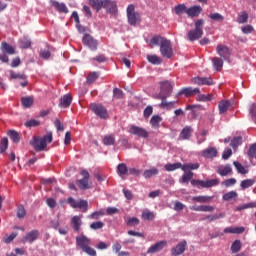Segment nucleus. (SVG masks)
<instances>
[{
	"label": "nucleus",
	"instance_id": "nucleus-1",
	"mask_svg": "<svg viewBox=\"0 0 256 256\" xmlns=\"http://www.w3.org/2000/svg\"><path fill=\"white\" fill-rule=\"evenodd\" d=\"M76 245L89 256H97V251L93 249L91 245V239L84 234H80L76 237Z\"/></svg>",
	"mask_w": 256,
	"mask_h": 256
},
{
	"label": "nucleus",
	"instance_id": "nucleus-2",
	"mask_svg": "<svg viewBox=\"0 0 256 256\" xmlns=\"http://www.w3.org/2000/svg\"><path fill=\"white\" fill-rule=\"evenodd\" d=\"M195 28L190 30L187 34L188 41H199L203 37V25H205V20L199 19L195 22Z\"/></svg>",
	"mask_w": 256,
	"mask_h": 256
},
{
	"label": "nucleus",
	"instance_id": "nucleus-3",
	"mask_svg": "<svg viewBox=\"0 0 256 256\" xmlns=\"http://www.w3.org/2000/svg\"><path fill=\"white\" fill-rule=\"evenodd\" d=\"M80 175H82V179L76 180V185L81 189L82 191H87V189H91V182H89V179L91 175L89 174V171L87 170H81Z\"/></svg>",
	"mask_w": 256,
	"mask_h": 256
},
{
	"label": "nucleus",
	"instance_id": "nucleus-4",
	"mask_svg": "<svg viewBox=\"0 0 256 256\" xmlns=\"http://www.w3.org/2000/svg\"><path fill=\"white\" fill-rule=\"evenodd\" d=\"M160 53L162 57H165L166 59H171V57H173V45L171 44V40L162 39Z\"/></svg>",
	"mask_w": 256,
	"mask_h": 256
},
{
	"label": "nucleus",
	"instance_id": "nucleus-5",
	"mask_svg": "<svg viewBox=\"0 0 256 256\" xmlns=\"http://www.w3.org/2000/svg\"><path fill=\"white\" fill-rule=\"evenodd\" d=\"M220 180L218 178L216 179H211V180H196L193 179L191 180V185L193 187H202L203 189H209L211 187H217V185H219Z\"/></svg>",
	"mask_w": 256,
	"mask_h": 256
},
{
	"label": "nucleus",
	"instance_id": "nucleus-6",
	"mask_svg": "<svg viewBox=\"0 0 256 256\" xmlns=\"http://www.w3.org/2000/svg\"><path fill=\"white\" fill-rule=\"evenodd\" d=\"M127 18L129 25L135 26L139 21H141V16L139 13L135 12V5L130 4L127 7Z\"/></svg>",
	"mask_w": 256,
	"mask_h": 256
},
{
	"label": "nucleus",
	"instance_id": "nucleus-7",
	"mask_svg": "<svg viewBox=\"0 0 256 256\" xmlns=\"http://www.w3.org/2000/svg\"><path fill=\"white\" fill-rule=\"evenodd\" d=\"M67 203L72 209H82L84 213L87 212L89 207V202H87V200H75L73 197H69Z\"/></svg>",
	"mask_w": 256,
	"mask_h": 256
},
{
	"label": "nucleus",
	"instance_id": "nucleus-8",
	"mask_svg": "<svg viewBox=\"0 0 256 256\" xmlns=\"http://www.w3.org/2000/svg\"><path fill=\"white\" fill-rule=\"evenodd\" d=\"M90 109L97 115V117H100V119H108L109 113L107 112V108L104 107L101 104H90Z\"/></svg>",
	"mask_w": 256,
	"mask_h": 256
},
{
	"label": "nucleus",
	"instance_id": "nucleus-9",
	"mask_svg": "<svg viewBox=\"0 0 256 256\" xmlns=\"http://www.w3.org/2000/svg\"><path fill=\"white\" fill-rule=\"evenodd\" d=\"M128 132L130 135H135L136 137H140L142 139H147L149 137V131L136 125H131Z\"/></svg>",
	"mask_w": 256,
	"mask_h": 256
},
{
	"label": "nucleus",
	"instance_id": "nucleus-10",
	"mask_svg": "<svg viewBox=\"0 0 256 256\" xmlns=\"http://www.w3.org/2000/svg\"><path fill=\"white\" fill-rule=\"evenodd\" d=\"M82 43L83 45H86V47H89L91 51H97V47L99 46V42L89 34L84 35Z\"/></svg>",
	"mask_w": 256,
	"mask_h": 256
},
{
	"label": "nucleus",
	"instance_id": "nucleus-11",
	"mask_svg": "<svg viewBox=\"0 0 256 256\" xmlns=\"http://www.w3.org/2000/svg\"><path fill=\"white\" fill-rule=\"evenodd\" d=\"M186 249H187V241L182 240L180 243H178L175 247L171 249V255L172 256L183 255Z\"/></svg>",
	"mask_w": 256,
	"mask_h": 256
},
{
	"label": "nucleus",
	"instance_id": "nucleus-12",
	"mask_svg": "<svg viewBox=\"0 0 256 256\" xmlns=\"http://www.w3.org/2000/svg\"><path fill=\"white\" fill-rule=\"evenodd\" d=\"M102 9H105L107 13H110L111 15H117V2L113 0H104Z\"/></svg>",
	"mask_w": 256,
	"mask_h": 256
},
{
	"label": "nucleus",
	"instance_id": "nucleus-13",
	"mask_svg": "<svg viewBox=\"0 0 256 256\" xmlns=\"http://www.w3.org/2000/svg\"><path fill=\"white\" fill-rule=\"evenodd\" d=\"M165 247H167V241L162 240L150 246L147 250V253L148 255H152L153 253H159V251H163Z\"/></svg>",
	"mask_w": 256,
	"mask_h": 256
},
{
	"label": "nucleus",
	"instance_id": "nucleus-14",
	"mask_svg": "<svg viewBox=\"0 0 256 256\" xmlns=\"http://www.w3.org/2000/svg\"><path fill=\"white\" fill-rule=\"evenodd\" d=\"M193 135V128L191 126H185L179 136L178 141H189Z\"/></svg>",
	"mask_w": 256,
	"mask_h": 256
},
{
	"label": "nucleus",
	"instance_id": "nucleus-15",
	"mask_svg": "<svg viewBox=\"0 0 256 256\" xmlns=\"http://www.w3.org/2000/svg\"><path fill=\"white\" fill-rule=\"evenodd\" d=\"M39 230H32L28 232L23 238H22V243H33L39 239Z\"/></svg>",
	"mask_w": 256,
	"mask_h": 256
},
{
	"label": "nucleus",
	"instance_id": "nucleus-16",
	"mask_svg": "<svg viewBox=\"0 0 256 256\" xmlns=\"http://www.w3.org/2000/svg\"><path fill=\"white\" fill-rule=\"evenodd\" d=\"M83 216H73L70 220V225L73 229V231H75V233H79V231H81V225H83Z\"/></svg>",
	"mask_w": 256,
	"mask_h": 256
},
{
	"label": "nucleus",
	"instance_id": "nucleus-17",
	"mask_svg": "<svg viewBox=\"0 0 256 256\" xmlns=\"http://www.w3.org/2000/svg\"><path fill=\"white\" fill-rule=\"evenodd\" d=\"M171 93H173V84L169 81L161 82V89L158 95H166V97H170Z\"/></svg>",
	"mask_w": 256,
	"mask_h": 256
},
{
	"label": "nucleus",
	"instance_id": "nucleus-18",
	"mask_svg": "<svg viewBox=\"0 0 256 256\" xmlns=\"http://www.w3.org/2000/svg\"><path fill=\"white\" fill-rule=\"evenodd\" d=\"M216 52L220 57H222V59H229V57H231V50L223 44L217 45Z\"/></svg>",
	"mask_w": 256,
	"mask_h": 256
},
{
	"label": "nucleus",
	"instance_id": "nucleus-19",
	"mask_svg": "<svg viewBox=\"0 0 256 256\" xmlns=\"http://www.w3.org/2000/svg\"><path fill=\"white\" fill-rule=\"evenodd\" d=\"M199 93H201V90H199V88L186 87L182 88L177 95H185V97H191V95H199Z\"/></svg>",
	"mask_w": 256,
	"mask_h": 256
},
{
	"label": "nucleus",
	"instance_id": "nucleus-20",
	"mask_svg": "<svg viewBox=\"0 0 256 256\" xmlns=\"http://www.w3.org/2000/svg\"><path fill=\"white\" fill-rule=\"evenodd\" d=\"M193 83L196 85H208L209 87L215 85V82H213L211 77H195L193 78Z\"/></svg>",
	"mask_w": 256,
	"mask_h": 256
},
{
	"label": "nucleus",
	"instance_id": "nucleus-21",
	"mask_svg": "<svg viewBox=\"0 0 256 256\" xmlns=\"http://www.w3.org/2000/svg\"><path fill=\"white\" fill-rule=\"evenodd\" d=\"M201 155L205 159H215V157H217L218 155L217 148L215 147L207 148L201 152Z\"/></svg>",
	"mask_w": 256,
	"mask_h": 256
},
{
	"label": "nucleus",
	"instance_id": "nucleus-22",
	"mask_svg": "<svg viewBox=\"0 0 256 256\" xmlns=\"http://www.w3.org/2000/svg\"><path fill=\"white\" fill-rule=\"evenodd\" d=\"M167 95H158V99H161V104L159 105V107L165 109V107L167 109H173V107H175V103H177V101H173V102H167Z\"/></svg>",
	"mask_w": 256,
	"mask_h": 256
},
{
	"label": "nucleus",
	"instance_id": "nucleus-23",
	"mask_svg": "<svg viewBox=\"0 0 256 256\" xmlns=\"http://www.w3.org/2000/svg\"><path fill=\"white\" fill-rule=\"evenodd\" d=\"M201 11H203L201 6H192L187 8L186 15H188V17H199V15H201Z\"/></svg>",
	"mask_w": 256,
	"mask_h": 256
},
{
	"label": "nucleus",
	"instance_id": "nucleus-24",
	"mask_svg": "<svg viewBox=\"0 0 256 256\" xmlns=\"http://www.w3.org/2000/svg\"><path fill=\"white\" fill-rule=\"evenodd\" d=\"M190 209L192 211H202L203 213H213L215 211V207L211 205L192 206Z\"/></svg>",
	"mask_w": 256,
	"mask_h": 256
},
{
	"label": "nucleus",
	"instance_id": "nucleus-25",
	"mask_svg": "<svg viewBox=\"0 0 256 256\" xmlns=\"http://www.w3.org/2000/svg\"><path fill=\"white\" fill-rule=\"evenodd\" d=\"M33 147L35 151H44V149L47 147V144L45 140H43L42 138L40 139L35 138L33 142Z\"/></svg>",
	"mask_w": 256,
	"mask_h": 256
},
{
	"label": "nucleus",
	"instance_id": "nucleus-26",
	"mask_svg": "<svg viewBox=\"0 0 256 256\" xmlns=\"http://www.w3.org/2000/svg\"><path fill=\"white\" fill-rule=\"evenodd\" d=\"M229 107H231V102L229 100H222L218 103V109L220 115L225 114L226 111H229Z\"/></svg>",
	"mask_w": 256,
	"mask_h": 256
},
{
	"label": "nucleus",
	"instance_id": "nucleus-27",
	"mask_svg": "<svg viewBox=\"0 0 256 256\" xmlns=\"http://www.w3.org/2000/svg\"><path fill=\"white\" fill-rule=\"evenodd\" d=\"M1 51H2V53H5L6 55H15V48H13V46H11L7 42L1 43Z\"/></svg>",
	"mask_w": 256,
	"mask_h": 256
},
{
	"label": "nucleus",
	"instance_id": "nucleus-28",
	"mask_svg": "<svg viewBox=\"0 0 256 256\" xmlns=\"http://www.w3.org/2000/svg\"><path fill=\"white\" fill-rule=\"evenodd\" d=\"M105 0H89V5L94 9V11L99 12L103 9V4Z\"/></svg>",
	"mask_w": 256,
	"mask_h": 256
},
{
	"label": "nucleus",
	"instance_id": "nucleus-29",
	"mask_svg": "<svg viewBox=\"0 0 256 256\" xmlns=\"http://www.w3.org/2000/svg\"><path fill=\"white\" fill-rule=\"evenodd\" d=\"M217 173L221 177H227V175H230V173H233V168H231V165L226 164L223 168H219L217 170Z\"/></svg>",
	"mask_w": 256,
	"mask_h": 256
},
{
	"label": "nucleus",
	"instance_id": "nucleus-30",
	"mask_svg": "<svg viewBox=\"0 0 256 256\" xmlns=\"http://www.w3.org/2000/svg\"><path fill=\"white\" fill-rule=\"evenodd\" d=\"M161 121H163V118L161 116L159 115L152 116V118L150 119V125L152 129H159Z\"/></svg>",
	"mask_w": 256,
	"mask_h": 256
},
{
	"label": "nucleus",
	"instance_id": "nucleus-31",
	"mask_svg": "<svg viewBox=\"0 0 256 256\" xmlns=\"http://www.w3.org/2000/svg\"><path fill=\"white\" fill-rule=\"evenodd\" d=\"M225 215L222 213L219 214H212V215H207L204 218H202V221H207L208 223H211L213 221H217V219H223Z\"/></svg>",
	"mask_w": 256,
	"mask_h": 256
},
{
	"label": "nucleus",
	"instance_id": "nucleus-32",
	"mask_svg": "<svg viewBox=\"0 0 256 256\" xmlns=\"http://www.w3.org/2000/svg\"><path fill=\"white\" fill-rule=\"evenodd\" d=\"M117 173L119 177H123L124 175H127V173H129V168H127V164L125 163L118 164Z\"/></svg>",
	"mask_w": 256,
	"mask_h": 256
},
{
	"label": "nucleus",
	"instance_id": "nucleus-33",
	"mask_svg": "<svg viewBox=\"0 0 256 256\" xmlns=\"http://www.w3.org/2000/svg\"><path fill=\"white\" fill-rule=\"evenodd\" d=\"M155 175H159V169L157 168H151V169L145 170L143 173V177L145 179H151V177H155Z\"/></svg>",
	"mask_w": 256,
	"mask_h": 256
},
{
	"label": "nucleus",
	"instance_id": "nucleus-34",
	"mask_svg": "<svg viewBox=\"0 0 256 256\" xmlns=\"http://www.w3.org/2000/svg\"><path fill=\"white\" fill-rule=\"evenodd\" d=\"M255 185V179H245L242 180L240 183V187L243 191H245V189H249V187H253Z\"/></svg>",
	"mask_w": 256,
	"mask_h": 256
},
{
	"label": "nucleus",
	"instance_id": "nucleus-35",
	"mask_svg": "<svg viewBox=\"0 0 256 256\" xmlns=\"http://www.w3.org/2000/svg\"><path fill=\"white\" fill-rule=\"evenodd\" d=\"M233 165L237 172L240 173V175H247V173H249V171L245 169L244 165L239 163L238 161H234Z\"/></svg>",
	"mask_w": 256,
	"mask_h": 256
},
{
	"label": "nucleus",
	"instance_id": "nucleus-36",
	"mask_svg": "<svg viewBox=\"0 0 256 256\" xmlns=\"http://www.w3.org/2000/svg\"><path fill=\"white\" fill-rule=\"evenodd\" d=\"M147 59L149 63H151L152 65H161L163 63V60L161 59V57L157 55H148Z\"/></svg>",
	"mask_w": 256,
	"mask_h": 256
},
{
	"label": "nucleus",
	"instance_id": "nucleus-37",
	"mask_svg": "<svg viewBox=\"0 0 256 256\" xmlns=\"http://www.w3.org/2000/svg\"><path fill=\"white\" fill-rule=\"evenodd\" d=\"M199 169V163L184 164L181 167L182 171H197Z\"/></svg>",
	"mask_w": 256,
	"mask_h": 256
},
{
	"label": "nucleus",
	"instance_id": "nucleus-38",
	"mask_svg": "<svg viewBox=\"0 0 256 256\" xmlns=\"http://www.w3.org/2000/svg\"><path fill=\"white\" fill-rule=\"evenodd\" d=\"M99 79V74L97 72H90L86 78V83L88 85H93L94 82Z\"/></svg>",
	"mask_w": 256,
	"mask_h": 256
},
{
	"label": "nucleus",
	"instance_id": "nucleus-39",
	"mask_svg": "<svg viewBox=\"0 0 256 256\" xmlns=\"http://www.w3.org/2000/svg\"><path fill=\"white\" fill-rule=\"evenodd\" d=\"M213 67L216 69V71H221L223 69V59L219 57H214L212 59Z\"/></svg>",
	"mask_w": 256,
	"mask_h": 256
},
{
	"label": "nucleus",
	"instance_id": "nucleus-40",
	"mask_svg": "<svg viewBox=\"0 0 256 256\" xmlns=\"http://www.w3.org/2000/svg\"><path fill=\"white\" fill-rule=\"evenodd\" d=\"M247 21H249V14H247V12L243 11L238 14L237 23L243 25L244 23H247Z\"/></svg>",
	"mask_w": 256,
	"mask_h": 256
},
{
	"label": "nucleus",
	"instance_id": "nucleus-41",
	"mask_svg": "<svg viewBox=\"0 0 256 256\" xmlns=\"http://www.w3.org/2000/svg\"><path fill=\"white\" fill-rule=\"evenodd\" d=\"M21 103L23 107H25V109H29V107L33 105V97L31 96L23 97L21 98Z\"/></svg>",
	"mask_w": 256,
	"mask_h": 256
},
{
	"label": "nucleus",
	"instance_id": "nucleus-42",
	"mask_svg": "<svg viewBox=\"0 0 256 256\" xmlns=\"http://www.w3.org/2000/svg\"><path fill=\"white\" fill-rule=\"evenodd\" d=\"M174 11L176 15H183V13H187V6L185 4H178L174 7Z\"/></svg>",
	"mask_w": 256,
	"mask_h": 256
},
{
	"label": "nucleus",
	"instance_id": "nucleus-43",
	"mask_svg": "<svg viewBox=\"0 0 256 256\" xmlns=\"http://www.w3.org/2000/svg\"><path fill=\"white\" fill-rule=\"evenodd\" d=\"M243 143V137L241 136H236L232 139L230 145L233 149H237V147H239V145H241Z\"/></svg>",
	"mask_w": 256,
	"mask_h": 256
},
{
	"label": "nucleus",
	"instance_id": "nucleus-44",
	"mask_svg": "<svg viewBox=\"0 0 256 256\" xmlns=\"http://www.w3.org/2000/svg\"><path fill=\"white\" fill-rule=\"evenodd\" d=\"M192 201L196 203H209L211 201V197L209 196H194L192 197Z\"/></svg>",
	"mask_w": 256,
	"mask_h": 256
},
{
	"label": "nucleus",
	"instance_id": "nucleus-45",
	"mask_svg": "<svg viewBox=\"0 0 256 256\" xmlns=\"http://www.w3.org/2000/svg\"><path fill=\"white\" fill-rule=\"evenodd\" d=\"M181 167H183V164L177 162L174 164H166L164 166V169H166L167 171H176V169H181Z\"/></svg>",
	"mask_w": 256,
	"mask_h": 256
},
{
	"label": "nucleus",
	"instance_id": "nucleus-46",
	"mask_svg": "<svg viewBox=\"0 0 256 256\" xmlns=\"http://www.w3.org/2000/svg\"><path fill=\"white\" fill-rule=\"evenodd\" d=\"M255 208H256V202H250V203L238 206L236 208V211H244V209H255Z\"/></svg>",
	"mask_w": 256,
	"mask_h": 256
},
{
	"label": "nucleus",
	"instance_id": "nucleus-47",
	"mask_svg": "<svg viewBox=\"0 0 256 256\" xmlns=\"http://www.w3.org/2000/svg\"><path fill=\"white\" fill-rule=\"evenodd\" d=\"M8 136L13 141V143H19V141H20L19 132L15 131V130H10L8 132Z\"/></svg>",
	"mask_w": 256,
	"mask_h": 256
},
{
	"label": "nucleus",
	"instance_id": "nucleus-48",
	"mask_svg": "<svg viewBox=\"0 0 256 256\" xmlns=\"http://www.w3.org/2000/svg\"><path fill=\"white\" fill-rule=\"evenodd\" d=\"M103 143L105 145H115V135L111 134L104 136Z\"/></svg>",
	"mask_w": 256,
	"mask_h": 256
},
{
	"label": "nucleus",
	"instance_id": "nucleus-49",
	"mask_svg": "<svg viewBox=\"0 0 256 256\" xmlns=\"http://www.w3.org/2000/svg\"><path fill=\"white\" fill-rule=\"evenodd\" d=\"M52 7H55L60 13H65V4H60L59 2L52 0L50 1Z\"/></svg>",
	"mask_w": 256,
	"mask_h": 256
},
{
	"label": "nucleus",
	"instance_id": "nucleus-50",
	"mask_svg": "<svg viewBox=\"0 0 256 256\" xmlns=\"http://www.w3.org/2000/svg\"><path fill=\"white\" fill-rule=\"evenodd\" d=\"M232 253H239L241 251V240H235L231 245Z\"/></svg>",
	"mask_w": 256,
	"mask_h": 256
},
{
	"label": "nucleus",
	"instance_id": "nucleus-51",
	"mask_svg": "<svg viewBox=\"0 0 256 256\" xmlns=\"http://www.w3.org/2000/svg\"><path fill=\"white\" fill-rule=\"evenodd\" d=\"M104 215H105V211L99 210V211H95V212H93L92 214H90V215L88 216V219L97 220V219H101V217H103Z\"/></svg>",
	"mask_w": 256,
	"mask_h": 256
},
{
	"label": "nucleus",
	"instance_id": "nucleus-52",
	"mask_svg": "<svg viewBox=\"0 0 256 256\" xmlns=\"http://www.w3.org/2000/svg\"><path fill=\"white\" fill-rule=\"evenodd\" d=\"M163 39H167V38L160 35L154 36L150 40V45H159V43L161 45L163 43Z\"/></svg>",
	"mask_w": 256,
	"mask_h": 256
},
{
	"label": "nucleus",
	"instance_id": "nucleus-53",
	"mask_svg": "<svg viewBox=\"0 0 256 256\" xmlns=\"http://www.w3.org/2000/svg\"><path fill=\"white\" fill-rule=\"evenodd\" d=\"M142 219H144V221H153V219H155V213L151 211H144L142 213Z\"/></svg>",
	"mask_w": 256,
	"mask_h": 256
},
{
	"label": "nucleus",
	"instance_id": "nucleus-54",
	"mask_svg": "<svg viewBox=\"0 0 256 256\" xmlns=\"http://www.w3.org/2000/svg\"><path fill=\"white\" fill-rule=\"evenodd\" d=\"M235 197H237V193L235 191H230L228 193H225L223 196H222V199L224 201H232V199H235Z\"/></svg>",
	"mask_w": 256,
	"mask_h": 256
},
{
	"label": "nucleus",
	"instance_id": "nucleus-55",
	"mask_svg": "<svg viewBox=\"0 0 256 256\" xmlns=\"http://www.w3.org/2000/svg\"><path fill=\"white\" fill-rule=\"evenodd\" d=\"M9 146V140L7 138H2L0 142V153H5L7 147Z\"/></svg>",
	"mask_w": 256,
	"mask_h": 256
},
{
	"label": "nucleus",
	"instance_id": "nucleus-56",
	"mask_svg": "<svg viewBox=\"0 0 256 256\" xmlns=\"http://www.w3.org/2000/svg\"><path fill=\"white\" fill-rule=\"evenodd\" d=\"M25 127L31 128V127H39L41 125V122L35 119L28 120L24 123Z\"/></svg>",
	"mask_w": 256,
	"mask_h": 256
},
{
	"label": "nucleus",
	"instance_id": "nucleus-57",
	"mask_svg": "<svg viewBox=\"0 0 256 256\" xmlns=\"http://www.w3.org/2000/svg\"><path fill=\"white\" fill-rule=\"evenodd\" d=\"M104 227H105V223H103L102 221H97L90 224V229H92L93 231H97L98 229H103Z\"/></svg>",
	"mask_w": 256,
	"mask_h": 256
},
{
	"label": "nucleus",
	"instance_id": "nucleus-58",
	"mask_svg": "<svg viewBox=\"0 0 256 256\" xmlns=\"http://www.w3.org/2000/svg\"><path fill=\"white\" fill-rule=\"evenodd\" d=\"M140 221H139V218L137 217H132V218H129L126 222V225L128 227H135L137 225H139Z\"/></svg>",
	"mask_w": 256,
	"mask_h": 256
},
{
	"label": "nucleus",
	"instance_id": "nucleus-59",
	"mask_svg": "<svg viewBox=\"0 0 256 256\" xmlns=\"http://www.w3.org/2000/svg\"><path fill=\"white\" fill-rule=\"evenodd\" d=\"M193 172L189 171L183 174L181 183H189L193 179Z\"/></svg>",
	"mask_w": 256,
	"mask_h": 256
},
{
	"label": "nucleus",
	"instance_id": "nucleus-60",
	"mask_svg": "<svg viewBox=\"0 0 256 256\" xmlns=\"http://www.w3.org/2000/svg\"><path fill=\"white\" fill-rule=\"evenodd\" d=\"M209 19H212V21H224L225 17L219 13H211L209 14Z\"/></svg>",
	"mask_w": 256,
	"mask_h": 256
},
{
	"label": "nucleus",
	"instance_id": "nucleus-61",
	"mask_svg": "<svg viewBox=\"0 0 256 256\" xmlns=\"http://www.w3.org/2000/svg\"><path fill=\"white\" fill-rule=\"evenodd\" d=\"M25 215H27V211L25 210V207H23V205L18 206V210H17L18 219H23Z\"/></svg>",
	"mask_w": 256,
	"mask_h": 256
},
{
	"label": "nucleus",
	"instance_id": "nucleus-62",
	"mask_svg": "<svg viewBox=\"0 0 256 256\" xmlns=\"http://www.w3.org/2000/svg\"><path fill=\"white\" fill-rule=\"evenodd\" d=\"M248 157H250V159L256 158V143L250 146L248 150Z\"/></svg>",
	"mask_w": 256,
	"mask_h": 256
},
{
	"label": "nucleus",
	"instance_id": "nucleus-63",
	"mask_svg": "<svg viewBox=\"0 0 256 256\" xmlns=\"http://www.w3.org/2000/svg\"><path fill=\"white\" fill-rule=\"evenodd\" d=\"M113 97L114 99H123V90L119 88L113 89Z\"/></svg>",
	"mask_w": 256,
	"mask_h": 256
},
{
	"label": "nucleus",
	"instance_id": "nucleus-64",
	"mask_svg": "<svg viewBox=\"0 0 256 256\" xmlns=\"http://www.w3.org/2000/svg\"><path fill=\"white\" fill-rule=\"evenodd\" d=\"M249 114L252 117V121L256 123V104H252L249 109Z\"/></svg>",
	"mask_w": 256,
	"mask_h": 256
}]
</instances>
